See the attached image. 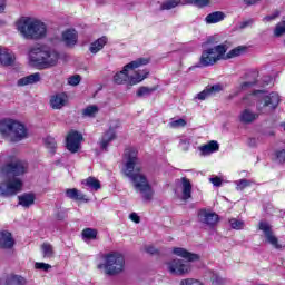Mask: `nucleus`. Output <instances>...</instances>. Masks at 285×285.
<instances>
[{"label": "nucleus", "instance_id": "f03ea898", "mask_svg": "<svg viewBox=\"0 0 285 285\" xmlns=\"http://www.w3.org/2000/svg\"><path fill=\"white\" fill-rule=\"evenodd\" d=\"M3 177H9L7 180L0 183V197H14L18 193H21L23 183L19 178L21 175L28 173V163L22 160H14L0 168Z\"/></svg>", "mask_w": 285, "mask_h": 285}, {"label": "nucleus", "instance_id": "2f4dec72", "mask_svg": "<svg viewBox=\"0 0 285 285\" xmlns=\"http://www.w3.org/2000/svg\"><path fill=\"white\" fill-rule=\"evenodd\" d=\"M257 83V80H252V81H245L240 83L239 88L232 95H229V99H233L234 97H237L239 92H244L245 90H249V88H253Z\"/></svg>", "mask_w": 285, "mask_h": 285}, {"label": "nucleus", "instance_id": "4be33fe9", "mask_svg": "<svg viewBox=\"0 0 285 285\" xmlns=\"http://www.w3.org/2000/svg\"><path fill=\"white\" fill-rule=\"evenodd\" d=\"M14 53L10 49L0 48V63L1 66H12L14 63Z\"/></svg>", "mask_w": 285, "mask_h": 285}, {"label": "nucleus", "instance_id": "37998d69", "mask_svg": "<svg viewBox=\"0 0 285 285\" xmlns=\"http://www.w3.org/2000/svg\"><path fill=\"white\" fill-rule=\"evenodd\" d=\"M208 97H213V96H212V94H210V91L207 87L205 90L200 91L197 95L196 99H199L200 101H204V100L208 99Z\"/></svg>", "mask_w": 285, "mask_h": 285}, {"label": "nucleus", "instance_id": "e433bc0d", "mask_svg": "<svg viewBox=\"0 0 285 285\" xmlns=\"http://www.w3.org/2000/svg\"><path fill=\"white\" fill-rule=\"evenodd\" d=\"M229 225L234 230H244V227L246 226L244 220L237 218L229 219Z\"/></svg>", "mask_w": 285, "mask_h": 285}, {"label": "nucleus", "instance_id": "aec40b11", "mask_svg": "<svg viewBox=\"0 0 285 285\" xmlns=\"http://www.w3.org/2000/svg\"><path fill=\"white\" fill-rule=\"evenodd\" d=\"M180 181H181V193H183L181 199L183 202H188V199L193 197V184L186 177H183Z\"/></svg>", "mask_w": 285, "mask_h": 285}, {"label": "nucleus", "instance_id": "a211bd4d", "mask_svg": "<svg viewBox=\"0 0 285 285\" xmlns=\"http://www.w3.org/2000/svg\"><path fill=\"white\" fill-rule=\"evenodd\" d=\"M116 134H115V129L109 128V130H107L105 132V135H102L100 141H99V146L101 150H105V153L108 151V146H110V141H115L116 138Z\"/></svg>", "mask_w": 285, "mask_h": 285}, {"label": "nucleus", "instance_id": "c9c22d12", "mask_svg": "<svg viewBox=\"0 0 285 285\" xmlns=\"http://www.w3.org/2000/svg\"><path fill=\"white\" fill-rule=\"evenodd\" d=\"M157 87H140L136 95L137 97H150V95H153V92H156Z\"/></svg>", "mask_w": 285, "mask_h": 285}, {"label": "nucleus", "instance_id": "a19ab883", "mask_svg": "<svg viewBox=\"0 0 285 285\" xmlns=\"http://www.w3.org/2000/svg\"><path fill=\"white\" fill-rule=\"evenodd\" d=\"M274 35L276 37H282V35H285V20L281 21L276 24L275 29H274Z\"/></svg>", "mask_w": 285, "mask_h": 285}, {"label": "nucleus", "instance_id": "5701e85b", "mask_svg": "<svg viewBox=\"0 0 285 285\" xmlns=\"http://www.w3.org/2000/svg\"><path fill=\"white\" fill-rule=\"evenodd\" d=\"M41 81V73L36 72L18 80V86H32Z\"/></svg>", "mask_w": 285, "mask_h": 285}, {"label": "nucleus", "instance_id": "9d476101", "mask_svg": "<svg viewBox=\"0 0 285 285\" xmlns=\"http://www.w3.org/2000/svg\"><path fill=\"white\" fill-rule=\"evenodd\" d=\"M258 230H262L265 240L267 242V244H271L273 248H276V250H282V248H284V245L279 244V238H277V236H275V233H273V226L269 225L268 222L261 220L258 223Z\"/></svg>", "mask_w": 285, "mask_h": 285}, {"label": "nucleus", "instance_id": "cd10ccee", "mask_svg": "<svg viewBox=\"0 0 285 285\" xmlns=\"http://www.w3.org/2000/svg\"><path fill=\"white\" fill-rule=\"evenodd\" d=\"M106 43H108V38L101 37L90 45L89 51L92 55H97L99 50H104V46H106Z\"/></svg>", "mask_w": 285, "mask_h": 285}, {"label": "nucleus", "instance_id": "39448f33", "mask_svg": "<svg viewBox=\"0 0 285 285\" xmlns=\"http://www.w3.org/2000/svg\"><path fill=\"white\" fill-rule=\"evenodd\" d=\"M29 59L31 63H37V66L52 68L59 61V51L50 46L40 45L30 49Z\"/></svg>", "mask_w": 285, "mask_h": 285}, {"label": "nucleus", "instance_id": "052dcab7", "mask_svg": "<svg viewBox=\"0 0 285 285\" xmlns=\"http://www.w3.org/2000/svg\"><path fill=\"white\" fill-rule=\"evenodd\" d=\"M281 128H283V130L285 131V122L281 124Z\"/></svg>", "mask_w": 285, "mask_h": 285}, {"label": "nucleus", "instance_id": "f3484780", "mask_svg": "<svg viewBox=\"0 0 285 285\" xmlns=\"http://www.w3.org/2000/svg\"><path fill=\"white\" fill-rule=\"evenodd\" d=\"M66 104H68V96L65 92L56 94L50 98V106L53 110H61Z\"/></svg>", "mask_w": 285, "mask_h": 285}, {"label": "nucleus", "instance_id": "5fc2aeb1", "mask_svg": "<svg viewBox=\"0 0 285 285\" xmlns=\"http://www.w3.org/2000/svg\"><path fill=\"white\" fill-rule=\"evenodd\" d=\"M277 17H279L278 11H276L275 13H273L272 16H266L264 18V21H274V19H277Z\"/></svg>", "mask_w": 285, "mask_h": 285}, {"label": "nucleus", "instance_id": "7ed1b4c3", "mask_svg": "<svg viewBox=\"0 0 285 285\" xmlns=\"http://www.w3.org/2000/svg\"><path fill=\"white\" fill-rule=\"evenodd\" d=\"M148 63H150V59L148 58H138L127 63L121 71L115 73L114 83H117V86H121L124 83L137 86V83H141L144 79L148 78L150 72L148 70H144L141 72L137 71L134 76H128V70H135L137 68H141V66H148Z\"/></svg>", "mask_w": 285, "mask_h": 285}, {"label": "nucleus", "instance_id": "58836bf2", "mask_svg": "<svg viewBox=\"0 0 285 285\" xmlns=\"http://www.w3.org/2000/svg\"><path fill=\"white\" fill-rule=\"evenodd\" d=\"M97 229L86 228L82 230L83 239H97Z\"/></svg>", "mask_w": 285, "mask_h": 285}, {"label": "nucleus", "instance_id": "f704fd0d", "mask_svg": "<svg viewBox=\"0 0 285 285\" xmlns=\"http://www.w3.org/2000/svg\"><path fill=\"white\" fill-rule=\"evenodd\" d=\"M186 6H196V8H206V6L210 4V0H184Z\"/></svg>", "mask_w": 285, "mask_h": 285}, {"label": "nucleus", "instance_id": "864d4df0", "mask_svg": "<svg viewBox=\"0 0 285 285\" xmlns=\"http://www.w3.org/2000/svg\"><path fill=\"white\" fill-rule=\"evenodd\" d=\"M129 219H131V222H135V224H139V222H141V219L139 218V215H137V213H131L129 215Z\"/></svg>", "mask_w": 285, "mask_h": 285}, {"label": "nucleus", "instance_id": "4c0bfd02", "mask_svg": "<svg viewBox=\"0 0 285 285\" xmlns=\"http://www.w3.org/2000/svg\"><path fill=\"white\" fill-rule=\"evenodd\" d=\"M99 112V107L96 105L88 106L82 110L83 117H95Z\"/></svg>", "mask_w": 285, "mask_h": 285}, {"label": "nucleus", "instance_id": "473e14b6", "mask_svg": "<svg viewBox=\"0 0 285 285\" xmlns=\"http://www.w3.org/2000/svg\"><path fill=\"white\" fill-rule=\"evenodd\" d=\"M177 6L186 4H184V0H166L161 3L160 10H173V8H177Z\"/></svg>", "mask_w": 285, "mask_h": 285}, {"label": "nucleus", "instance_id": "72a5a7b5", "mask_svg": "<svg viewBox=\"0 0 285 285\" xmlns=\"http://www.w3.org/2000/svg\"><path fill=\"white\" fill-rule=\"evenodd\" d=\"M42 255L45 259H52L55 257V248L48 243H43L41 246Z\"/></svg>", "mask_w": 285, "mask_h": 285}, {"label": "nucleus", "instance_id": "de8ad7c7", "mask_svg": "<svg viewBox=\"0 0 285 285\" xmlns=\"http://www.w3.org/2000/svg\"><path fill=\"white\" fill-rule=\"evenodd\" d=\"M276 161L278 164H285V149H279L276 151Z\"/></svg>", "mask_w": 285, "mask_h": 285}, {"label": "nucleus", "instance_id": "13d9d810", "mask_svg": "<svg viewBox=\"0 0 285 285\" xmlns=\"http://www.w3.org/2000/svg\"><path fill=\"white\" fill-rule=\"evenodd\" d=\"M248 146H250L252 148L255 147V146H257V139L250 138V139L248 140Z\"/></svg>", "mask_w": 285, "mask_h": 285}, {"label": "nucleus", "instance_id": "f257e3e1", "mask_svg": "<svg viewBox=\"0 0 285 285\" xmlns=\"http://www.w3.org/2000/svg\"><path fill=\"white\" fill-rule=\"evenodd\" d=\"M125 157L127 159L124 169L126 177L130 178L137 193L142 195V199H145V202H150L155 191H153V187L148 184V179L141 173V161L137 157V150L127 149L125 151Z\"/></svg>", "mask_w": 285, "mask_h": 285}, {"label": "nucleus", "instance_id": "c03bdc74", "mask_svg": "<svg viewBox=\"0 0 285 285\" xmlns=\"http://www.w3.org/2000/svg\"><path fill=\"white\" fill-rule=\"evenodd\" d=\"M69 86H79L81 83V76L75 75L68 79Z\"/></svg>", "mask_w": 285, "mask_h": 285}, {"label": "nucleus", "instance_id": "79ce46f5", "mask_svg": "<svg viewBox=\"0 0 285 285\" xmlns=\"http://www.w3.org/2000/svg\"><path fill=\"white\" fill-rule=\"evenodd\" d=\"M45 144L47 146V148H49V150H55V148H57V140H55V138L48 136L45 139Z\"/></svg>", "mask_w": 285, "mask_h": 285}, {"label": "nucleus", "instance_id": "bb28decb", "mask_svg": "<svg viewBox=\"0 0 285 285\" xmlns=\"http://www.w3.org/2000/svg\"><path fill=\"white\" fill-rule=\"evenodd\" d=\"M226 19V13L222 11H216L207 14L205 18L206 23H219V21H224Z\"/></svg>", "mask_w": 285, "mask_h": 285}, {"label": "nucleus", "instance_id": "bf43d9fd", "mask_svg": "<svg viewBox=\"0 0 285 285\" xmlns=\"http://www.w3.org/2000/svg\"><path fill=\"white\" fill-rule=\"evenodd\" d=\"M96 3H98V6H106V0H96Z\"/></svg>", "mask_w": 285, "mask_h": 285}, {"label": "nucleus", "instance_id": "393cba45", "mask_svg": "<svg viewBox=\"0 0 285 285\" xmlns=\"http://www.w3.org/2000/svg\"><path fill=\"white\" fill-rule=\"evenodd\" d=\"M199 150L203 155H213V153H217V150H219V144L212 140L207 145L200 146Z\"/></svg>", "mask_w": 285, "mask_h": 285}, {"label": "nucleus", "instance_id": "423d86ee", "mask_svg": "<svg viewBox=\"0 0 285 285\" xmlns=\"http://www.w3.org/2000/svg\"><path fill=\"white\" fill-rule=\"evenodd\" d=\"M0 134L3 139L11 141V144H19L23 139H28V127L20 121L13 119H4L0 121Z\"/></svg>", "mask_w": 285, "mask_h": 285}, {"label": "nucleus", "instance_id": "ea45409f", "mask_svg": "<svg viewBox=\"0 0 285 285\" xmlns=\"http://www.w3.org/2000/svg\"><path fill=\"white\" fill-rule=\"evenodd\" d=\"M236 188L237 190H244L245 188H248L249 186H253L252 180L248 179H240L236 181Z\"/></svg>", "mask_w": 285, "mask_h": 285}, {"label": "nucleus", "instance_id": "6e6552de", "mask_svg": "<svg viewBox=\"0 0 285 285\" xmlns=\"http://www.w3.org/2000/svg\"><path fill=\"white\" fill-rule=\"evenodd\" d=\"M228 52V45H217L213 48H207L203 50L202 56L198 61V68H208L209 66H215L217 61L224 60V55Z\"/></svg>", "mask_w": 285, "mask_h": 285}, {"label": "nucleus", "instance_id": "412c9836", "mask_svg": "<svg viewBox=\"0 0 285 285\" xmlns=\"http://www.w3.org/2000/svg\"><path fill=\"white\" fill-rule=\"evenodd\" d=\"M173 254L177 255V257H183V259H187V262H197V259H199V255L193 254L181 247H175Z\"/></svg>", "mask_w": 285, "mask_h": 285}, {"label": "nucleus", "instance_id": "a18cd8bd", "mask_svg": "<svg viewBox=\"0 0 285 285\" xmlns=\"http://www.w3.org/2000/svg\"><path fill=\"white\" fill-rule=\"evenodd\" d=\"M207 89L209 90V95H216V92H222V90H224V87L219 83L217 85H213L212 87H207Z\"/></svg>", "mask_w": 285, "mask_h": 285}, {"label": "nucleus", "instance_id": "3c124183", "mask_svg": "<svg viewBox=\"0 0 285 285\" xmlns=\"http://www.w3.org/2000/svg\"><path fill=\"white\" fill-rule=\"evenodd\" d=\"M146 253H148L149 255H159V250L157 248H155V246H147L145 248Z\"/></svg>", "mask_w": 285, "mask_h": 285}, {"label": "nucleus", "instance_id": "6ab92c4d", "mask_svg": "<svg viewBox=\"0 0 285 285\" xmlns=\"http://www.w3.org/2000/svg\"><path fill=\"white\" fill-rule=\"evenodd\" d=\"M264 94L262 90H255L253 94L246 95L243 97L242 101L246 106V108H250L253 106H257L258 101H262V98H259V95Z\"/></svg>", "mask_w": 285, "mask_h": 285}, {"label": "nucleus", "instance_id": "4d7b16f0", "mask_svg": "<svg viewBox=\"0 0 285 285\" xmlns=\"http://www.w3.org/2000/svg\"><path fill=\"white\" fill-rule=\"evenodd\" d=\"M6 11V0H0V14Z\"/></svg>", "mask_w": 285, "mask_h": 285}, {"label": "nucleus", "instance_id": "49530a36", "mask_svg": "<svg viewBox=\"0 0 285 285\" xmlns=\"http://www.w3.org/2000/svg\"><path fill=\"white\" fill-rule=\"evenodd\" d=\"M170 128H184L186 126V120L185 119H178L174 120L169 124Z\"/></svg>", "mask_w": 285, "mask_h": 285}, {"label": "nucleus", "instance_id": "8fccbe9b", "mask_svg": "<svg viewBox=\"0 0 285 285\" xmlns=\"http://www.w3.org/2000/svg\"><path fill=\"white\" fill-rule=\"evenodd\" d=\"M224 278H222V276L217 275V274H213L212 276V284L213 285H223L224 284Z\"/></svg>", "mask_w": 285, "mask_h": 285}, {"label": "nucleus", "instance_id": "9b49d317", "mask_svg": "<svg viewBox=\"0 0 285 285\" xmlns=\"http://www.w3.org/2000/svg\"><path fill=\"white\" fill-rule=\"evenodd\" d=\"M167 271L170 275H188L191 266L190 263L176 258L167 263Z\"/></svg>", "mask_w": 285, "mask_h": 285}, {"label": "nucleus", "instance_id": "b1692460", "mask_svg": "<svg viewBox=\"0 0 285 285\" xmlns=\"http://www.w3.org/2000/svg\"><path fill=\"white\" fill-rule=\"evenodd\" d=\"M65 195L68 199H73V202H86V195L77 188L66 189Z\"/></svg>", "mask_w": 285, "mask_h": 285}, {"label": "nucleus", "instance_id": "0eeeda50", "mask_svg": "<svg viewBox=\"0 0 285 285\" xmlns=\"http://www.w3.org/2000/svg\"><path fill=\"white\" fill-rule=\"evenodd\" d=\"M126 259L118 252H110L104 255V263L98 264V271H104L105 275H119L124 273Z\"/></svg>", "mask_w": 285, "mask_h": 285}, {"label": "nucleus", "instance_id": "c756f323", "mask_svg": "<svg viewBox=\"0 0 285 285\" xmlns=\"http://www.w3.org/2000/svg\"><path fill=\"white\" fill-rule=\"evenodd\" d=\"M19 205L23 208H30L35 204V195L33 194H23L18 196Z\"/></svg>", "mask_w": 285, "mask_h": 285}, {"label": "nucleus", "instance_id": "20e7f679", "mask_svg": "<svg viewBox=\"0 0 285 285\" xmlns=\"http://www.w3.org/2000/svg\"><path fill=\"white\" fill-rule=\"evenodd\" d=\"M17 28L23 39H31L32 41L46 39L48 35V26L43 21L30 17L22 18Z\"/></svg>", "mask_w": 285, "mask_h": 285}, {"label": "nucleus", "instance_id": "a878e982", "mask_svg": "<svg viewBox=\"0 0 285 285\" xmlns=\"http://www.w3.org/2000/svg\"><path fill=\"white\" fill-rule=\"evenodd\" d=\"M81 184H82V186H87V188L90 190L97 191V190L101 189V183L99 181V179H97L92 176L88 177L87 179H83L81 181Z\"/></svg>", "mask_w": 285, "mask_h": 285}, {"label": "nucleus", "instance_id": "09e8293b", "mask_svg": "<svg viewBox=\"0 0 285 285\" xmlns=\"http://www.w3.org/2000/svg\"><path fill=\"white\" fill-rule=\"evenodd\" d=\"M35 268H37L38 271H50V268H52V265L47 264V263H36L35 264Z\"/></svg>", "mask_w": 285, "mask_h": 285}, {"label": "nucleus", "instance_id": "6e6d98bb", "mask_svg": "<svg viewBox=\"0 0 285 285\" xmlns=\"http://www.w3.org/2000/svg\"><path fill=\"white\" fill-rule=\"evenodd\" d=\"M253 23V20H247L240 23V29L244 30V28H248Z\"/></svg>", "mask_w": 285, "mask_h": 285}, {"label": "nucleus", "instance_id": "2eb2a0df", "mask_svg": "<svg viewBox=\"0 0 285 285\" xmlns=\"http://www.w3.org/2000/svg\"><path fill=\"white\" fill-rule=\"evenodd\" d=\"M14 238L12 237V233L8 230H0V248L3 250H10L14 248Z\"/></svg>", "mask_w": 285, "mask_h": 285}, {"label": "nucleus", "instance_id": "ddd939ff", "mask_svg": "<svg viewBox=\"0 0 285 285\" xmlns=\"http://www.w3.org/2000/svg\"><path fill=\"white\" fill-rule=\"evenodd\" d=\"M198 219L200 224H204V226H208V228H214V226H217V224L219 223V215L210 210L200 209L198 212Z\"/></svg>", "mask_w": 285, "mask_h": 285}, {"label": "nucleus", "instance_id": "dca6fc26", "mask_svg": "<svg viewBox=\"0 0 285 285\" xmlns=\"http://www.w3.org/2000/svg\"><path fill=\"white\" fill-rule=\"evenodd\" d=\"M79 40V35L75 29H67L62 32V41L68 48H75L77 41Z\"/></svg>", "mask_w": 285, "mask_h": 285}, {"label": "nucleus", "instance_id": "603ef678", "mask_svg": "<svg viewBox=\"0 0 285 285\" xmlns=\"http://www.w3.org/2000/svg\"><path fill=\"white\" fill-rule=\"evenodd\" d=\"M209 181H210V184H213V186H216V187L222 186V178H219L217 176L209 178Z\"/></svg>", "mask_w": 285, "mask_h": 285}, {"label": "nucleus", "instance_id": "4468645a", "mask_svg": "<svg viewBox=\"0 0 285 285\" xmlns=\"http://www.w3.org/2000/svg\"><path fill=\"white\" fill-rule=\"evenodd\" d=\"M259 112H255L250 108H245L238 115V121L245 126H248L250 124H255V121L259 119Z\"/></svg>", "mask_w": 285, "mask_h": 285}, {"label": "nucleus", "instance_id": "f8f14e48", "mask_svg": "<svg viewBox=\"0 0 285 285\" xmlns=\"http://www.w3.org/2000/svg\"><path fill=\"white\" fill-rule=\"evenodd\" d=\"M81 141H83V136L76 130L69 131L66 138V148L69 153H79L81 148Z\"/></svg>", "mask_w": 285, "mask_h": 285}, {"label": "nucleus", "instance_id": "c85d7f7f", "mask_svg": "<svg viewBox=\"0 0 285 285\" xmlns=\"http://www.w3.org/2000/svg\"><path fill=\"white\" fill-rule=\"evenodd\" d=\"M6 284L7 285H27L28 281L21 275L11 274L7 277Z\"/></svg>", "mask_w": 285, "mask_h": 285}, {"label": "nucleus", "instance_id": "1a4fd4ad", "mask_svg": "<svg viewBox=\"0 0 285 285\" xmlns=\"http://www.w3.org/2000/svg\"><path fill=\"white\" fill-rule=\"evenodd\" d=\"M277 106H279V94L271 92L269 95L262 97L261 100L257 101L256 110L261 115H268V112H273V110H276Z\"/></svg>", "mask_w": 285, "mask_h": 285}, {"label": "nucleus", "instance_id": "7c9ffc66", "mask_svg": "<svg viewBox=\"0 0 285 285\" xmlns=\"http://www.w3.org/2000/svg\"><path fill=\"white\" fill-rule=\"evenodd\" d=\"M244 52H246V47H242V46L236 47L232 49L229 52L224 53L223 60L235 59V57H240V55H244Z\"/></svg>", "mask_w": 285, "mask_h": 285}]
</instances>
